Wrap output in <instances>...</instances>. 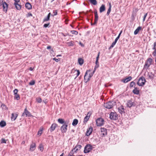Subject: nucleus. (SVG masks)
<instances>
[{"label":"nucleus","instance_id":"1","mask_svg":"<svg viewBox=\"0 0 156 156\" xmlns=\"http://www.w3.org/2000/svg\"><path fill=\"white\" fill-rule=\"evenodd\" d=\"M115 105V101H109L104 104V106L108 109L112 108L113 106Z\"/></svg>","mask_w":156,"mask_h":156},{"label":"nucleus","instance_id":"2","mask_svg":"<svg viewBox=\"0 0 156 156\" xmlns=\"http://www.w3.org/2000/svg\"><path fill=\"white\" fill-rule=\"evenodd\" d=\"M146 80L144 77H140L137 83V84L139 86H142L145 84Z\"/></svg>","mask_w":156,"mask_h":156},{"label":"nucleus","instance_id":"3","mask_svg":"<svg viewBox=\"0 0 156 156\" xmlns=\"http://www.w3.org/2000/svg\"><path fill=\"white\" fill-rule=\"evenodd\" d=\"M152 59L151 58L147 59V62H145L144 66V68L147 69L152 63Z\"/></svg>","mask_w":156,"mask_h":156},{"label":"nucleus","instance_id":"4","mask_svg":"<svg viewBox=\"0 0 156 156\" xmlns=\"http://www.w3.org/2000/svg\"><path fill=\"white\" fill-rule=\"evenodd\" d=\"M69 122L66 121L61 127V129L62 133H66L67 130V127L68 126Z\"/></svg>","mask_w":156,"mask_h":156},{"label":"nucleus","instance_id":"5","mask_svg":"<svg viewBox=\"0 0 156 156\" xmlns=\"http://www.w3.org/2000/svg\"><path fill=\"white\" fill-rule=\"evenodd\" d=\"M96 125L98 126H101L104 123V121L102 118H99L96 120Z\"/></svg>","mask_w":156,"mask_h":156},{"label":"nucleus","instance_id":"6","mask_svg":"<svg viewBox=\"0 0 156 156\" xmlns=\"http://www.w3.org/2000/svg\"><path fill=\"white\" fill-rule=\"evenodd\" d=\"M89 72H90L89 70H87L84 76V78L85 80H86V79H87V81H89L90 80V78L93 76L95 72L93 71L92 73L89 74L88 76L87 77V73Z\"/></svg>","mask_w":156,"mask_h":156},{"label":"nucleus","instance_id":"7","mask_svg":"<svg viewBox=\"0 0 156 156\" xmlns=\"http://www.w3.org/2000/svg\"><path fill=\"white\" fill-rule=\"evenodd\" d=\"M110 118L111 119L116 120L118 119V115L115 112H111L110 114Z\"/></svg>","mask_w":156,"mask_h":156},{"label":"nucleus","instance_id":"8","mask_svg":"<svg viewBox=\"0 0 156 156\" xmlns=\"http://www.w3.org/2000/svg\"><path fill=\"white\" fill-rule=\"evenodd\" d=\"M2 5L3 7V10L5 13H6L8 11V4L5 2H2Z\"/></svg>","mask_w":156,"mask_h":156},{"label":"nucleus","instance_id":"9","mask_svg":"<svg viewBox=\"0 0 156 156\" xmlns=\"http://www.w3.org/2000/svg\"><path fill=\"white\" fill-rule=\"evenodd\" d=\"M92 147L90 145H87L84 148V152L85 153H88L92 149Z\"/></svg>","mask_w":156,"mask_h":156},{"label":"nucleus","instance_id":"10","mask_svg":"<svg viewBox=\"0 0 156 156\" xmlns=\"http://www.w3.org/2000/svg\"><path fill=\"white\" fill-rule=\"evenodd\" d=\"M101 136L102 137H103L107 134V129L104 128H101Z\"/></svg>","mask_w":156,"mask_h":156},{"label":"nucleus","instance_id":"11","mask_svg":"<svg viewBox=\"0 0 156 156\" xmlns=\"http://www.w3.org/2000/svg\"><path fill=\"white\" fill-rule=\"evenodd\" d=\"M26 115V116H30V112L27 110V109H25L22 115V116H24Z\"/></svg>","mask_w":156,"mask_h":156},{"label":"nucleus","instance_id":"12","mask_svg":"<svg viewBox=\"0 0 156 156\" xmlns=\"http://www.w3.org/2000/svg\"><path fill=\"white\" fill-rule=\"evenodd\" d=\"M93 130V128L92 127L90 126L88 128L86 132V135L87 136H89L90 135Z\"/></svg>","mask_w":156,"mask_h":156},{"label":"nucleus","instance_id":"13","mask_svg":"<svg viewBox=\"0 0 156 156\" xmlns=\"http://www.w3.org/2000/svg\"><path fill=\"white\" fill-rule=\"evenodd\" d=\"M57 126V125L56 123H53L52 124L50 128V131L51 132H52L55 130Z\"/></svg>","mask_w":156,"mask_h":156},{"label":"nucleus","instance_id":"14","mask_svg":"<svg viewBox=\"0 0 156 156\" xmlns=\"http://www.w3.org/2000/svg\"><path fill=\"white\" fill-rule=\"evenodd\" d=\"M127 105L128 107L130 108L132 106H134L135 104L134 102H132L131 101H129L127 103Z\"/></svg>","mask_w":156,"mask_h":156},{"label":"nucleus","instance_id":"15","mask_svg":"<svg viewBox=\"0 0 156 156\" xmlns=\"http://www.w3.org/2000/svg\"><path fill=\"white\" fill-rule=\"evenodd\" d=\"M132 78L130 76L122 80V81L124 83H126L131 80Z\"/></svg>","mask_w":156,"mask_h":156},{"label":"nucleus","instance_id":"16","mask_svg":"<svg viewBox=\"0 0 156 156\" xmlns=\"http://www.w3.org/2000/svg\"><path fill=\"white\" fill-rule=\"evenodd\" d=\"M145 75H147L146 77H147V78H149L150 79H152L153 78V75L151 73H148V72H146L145 73Z\"/></svg>","mask_w":156,"mask_h":156},{"label":"nucleus","instance_id":"17","mask_svg":"<svg viewBox=\"0 0 156 156\" xmlns=\"http://www.w3.org/2000/svg\"><path fill=\"white\" fill-rule=\"evenodd\" d=\"M152 49L154 50L152 54L154 56H156V41L154 42L153 44V47Z\"/></svg>","mask_w":156,"mask_h":156},{"label":"nucleus","instance_id":"18","mask_svg":"<svg viewBox=\"0 0 156 156\" xmlns=\"http://www.w3.org/2000/svg\"><path fill=\"white\" fill-rule=\"evenodd\" d=\"M18 2H15L14 5L15 6L16 9L18 10H20L21 8V5L18 3Z\"/></svg>","mask_w":156,"mask_h":156},{"label":"nucleus","instance_id":"19","mask_svg":"<svg viewBox=\"0 0 156 156\" xmlns=\"http://www.w3.org/2000/svg\"><path fill=\"white\" fill-rule=\"evenodd\" d=\"M11 119L12 121H15L18 115L16 113H12L11 115Z\"/></svg>","mask_w":156,"mask_h":156},{"label":"nucleus","instance_id":"20","mask_svg":"<svg viewBox=\"0 0 156 156\" xmlns=\"http://www.w3.org/2000/svg\"><path fill=\"white\" fill-rule=\"evenodd\" d=\"M36 148V144L35 143H32L30 146V150L33 151L35 150Z\"/></svg>","mask_w":156,"mask_h":156},{"label":"nucleus","instance_id":"21","mask_svg":"<svg viewBox=\"0 0 156 156\" xmlns=\"http://www.w3.org/2000/svg\"><path fill=\"white\" fill-rule=\"evenodd\" d=\"M118 110L121 114L124 113L125 109L122 106L119 107L118 108Z\"/></svg>","mask_w":156,"mask_h":156},{"label":"nucleus","instance_id":"22","mask_svg":"<svg viewBox=\"0 0 156 156\" xmlns=\"http://www.w3.org/2000/svg\"><path fill=\"white\" fill-rule=\"evenodd\" d=\"M90 114L89 113H88L87 116H86L84 118L83 121L84 123H86L88 121L90 117Z\"/></svg>","mask_w":156,"mask_h":156},{"label":"nucleus","instance_id":"23","mask_svg":"<svg viewBox=\"0 0 156 156\" xmlns=\"http://www.w3.org/2000/svg\"><path fill=\"white\" fill-rule=\"evenodd\" d=\"M81 146L80 145H77L74 148V150H75L74 152H76L77 151L80 150L81 147Z\"/></svg>","mask_w":156,"mask_h":156},{"label":"nucleus","instance_id":"24","mask_svg":"<svg viewBox=\"0 0 156 156\" xmlns=\"http://www.w3.org/2000/svg\"><path fill=\"white\" fill-rule=\"evenodd\" d=\"M1 107L2 108L3 110V111L4 112L6 111L8 109V108L6 106L3 104H2V105L1 106Z\"/></svg>","mask_w":156,"mask_h":156},{"label":"nucleus","instance_id":"25","mask_svg":"<svg viewBox=\"0 0 156 156\" xmlns=\"http://www.w3.org/2000/svg\"><path fill=\"white\" fill-rule=\"evenodd\" d=\"M105 5H102L100 8L99 11L100 13H101L102 12L105 11Z\"/></svg>","mask_w":156,"mask_h":156},{"label":"nucleus","instance_id":"26","mask_svg":"<svg viewBox=\"0 0 156 156\" xmlns=\"http://www.w3.org/2000/svg\"><path fill=\"white\" fill-rule=\"evenodd\" d=\"M25 7L28 9H32V6L30 4L29 2H27L26 3Z\"/></svg>","mask_w":156,"mask_h":156},{"label":"nucleus","instance_id":"27","mask_svg":"<svg viewBox=\"0 0 156 156\" xmlns=\"http://www.w3.org/2000/svg\"><path fill=\"white\" fill-rule=\"evenodd\" d=\"M133 93L136 94H138L139 93V90L136 87H135L134 89L133 90Z\"/></svg>","mask_w":156,"mask_h":156},{"label":"nucleus","instance_id":"28","mask_svg":"<svg viewBox=\"0 0 156 156\" xmlns=\"http://www.w3.org/2000/svg\"><path fill=\"white\" fill-rule=\"evenodd\" d=\"M141 27H138L137 29L135 30L134 32V34L135 35L137 34L139 32L140 30L141 29Z\"/></svg>","mask_w":156,"mask_h":156},{"label":"nucleus","instance_id":"29","mask_svg":"<svg viewBox=\"0 0 156 156\" xmlns=\"http://www.w3.org/2000/svg\"><path fill=\"white\" fill-rule=\"evenodd\" d=\"M6 125V122L3 120L1 121V127H3L5 126Z\"/></svg>","mask_w":156,"mask_h":156},{"label":"nucleus","instance_id":"30","mask_svg":"<svg viewBox=\"0 0 156 156\" xmlns=\"http://www.w3.org/2000/svg\"><path fill=\"white\" fill-rule=\"evenodd\" d=\"M79 64L80 65H82L83 63V60L81 58H79L78 59Z\"/></svg>","mask_w":156,"mask_h":156},{"label":"nucleus","instance_id":"31","mask_svg":"<svg viewBox=\"0 0 156 156\" xmlns=\"http://www.w3.org/2000/svg\"><path fill=\"white\" fill-rule=\"evenodd\" d=\"M90 3L93 5H96L97 4V2L96 0H89Z\"/></svg>","mask_w":156,"mask_h":156},{"label":"nucleus","instance_id":"32","mask_svg":"<svg viewBox=\"0 0 156 156\" xmlns=\"http://www.w3.org/2000/svg\"><path fill=\"white\" fill-rule=\"evenodd\" d=\"M50 15H51V13L49 12L48 14L47 17L44 19V21H47L49 20L50 19Z\"/></svg>","mask_w":156,"mask_h":156},{"label":"nucleus","instance_id":"33","mask_svg":"<svg viewBox=\"0 0 156 156\" xmlns=\"http://www.w3.org/2000/svg\"><path fill=\"white\" fill-rule=\"evenodd\" d=\"M78 123V120L77 119H74L72 123V125L73 126H75Z\"/></svg>","mask_w":156,"mask_h":156},{"label":"nucleus","instance_id":"34","mask_svg":"<svg viewBox=\"0 0 156 156\" xmlns=\"http://www.w3.org/2000/svg\"><path fill=\"white\" fill-rule=\"evenodd\" d=\"M111 7H111V4L110 3L109 4V8L108 9V11H107V15L108 16L109 15V14L111 12Z\"/></svg>","mask_w":156,"mask_h":156},{"label":"nucleus","instance_id":"35","mask_svg":"<svg viewBox=\"0 0 156 156\" xmlns=\"http://www.w3.org/2000/svg\"><path fill=\"white\" fill-rule=\"evenodd\" d=\"M58 121L59 123L62 124L63 123L64 124L66 122H64V120L62 119H58Z\"/></svg>","mask_w":156,"mask_h":156},{"label":"nucleus","instance_id":"36","mask_svg":"<svg viewBox=\"0 0 156 156\" xmlns=\"http://www.w3.org/2000/svg\"><path fill=\"white\" fill-rule=\"evenodd\" d=\"M14 98L17 100H19L20 99V95L19 94H14Z\"/></svg>","mask_w":156,"mask_h":156},{"label":"nucleus","instance_id":"37","mask_svg":"<svg viewBox=\"0 0 156 156\" xmlns=\"http://www.w3.org/2000/svg\"><path fill=\"white\" fill-rule=\"evenodd\" d=\"M75 150H74V149H73L71 152L69 153V155H68V156H72L73 155V154L74 152V151Z\"/></svg>","mask_w":156,"mask_h":156},{"label":"nucleus","instance_id":"38","mask_svg":"<svg viewBox=\"0 0 156 156\" xmlns=\"http://www.w3.org/2000/svg\"><path fill=\"white\" fill-rule=\"evenodd\" d=\"M95 14V19L94 20H98V16L97 13V12L96 11L94 12Z\"/></svg>","mask_w":156,"mask_h":156},{"label":"nucleus","instance_id":"39","mask_svg":"<svg viewBox=\"0 0 156 156\" xmlns=\"http://www.w3.org/2000/svg\"><path fill=\"white\" fill-rule=\"evenodd\" d=\"M36 101L39 103H41L42 101V100L41 98H38L36 99Z\"/></svg>","mask_w":156,"mask_h":156},{"label":"nucleus","instance_id":"40","mask_svg":"<svg viewBox=\"0 0 156 156\" xmlns=\"http://www.w3.org/2000/svg\"><path fill=\"white\" fill-rule=\"evenodd\" d=\"M67 44L69 46H73L74 45V43L73 41L68 42Z\"/></svg>","mask_w":156,"mask_h":156},{"label":"nucleus","instance_id":"41","mask_svg":"<svg viewBox=\"0 0 156 156\" xmlns=\"http://www.w3.org/2000/svg\"><path fill=\"white\" fill-rule=\"evenodd\" d=\"M42 128H41L38 132V134H40V135H41L42 133Z\"/></svg>","mask_w":156,"mask_h":156},{"label":"nucleus","instance_id":"42","mask_svg":"<svg viewBox=\"0 0 156 156\" xmlns=\"http://www.w3.org/2000/svg\"><path fill=\"white\" fill-rule=\"evenodd\" d=\"M72 34L77 35L78 34V32L76 30H72L71 31Z\"/></svg>","mask_w":156,"mask_h":156},{"label":"nucleus","instance_id":"43","mask_svg":"<svg viewBox=\"0 0 156 156\" xmlns=\"http://www.w3.org/2000/svg\"><path fill=\"white\" fill-rule=\"evenodd\" d=\"M35 83V81L34 80H32L29 83V84L30 85H33Z\"/></svg>","mask_w":156,"mask_h":156},{"label":"nucleus","instance_id":"44","mask_svg":"<svg viewBox=\"0 0 156 156\" xmlns=\"http://www.w3.org/2000/svg\"><path fill=\"white\" fill-rule=\"evenodd\" d=\"M40 150L41 151H42L43 150V147L42 144H40L39 146Z\"/></svg>","mask_w":156,"mask_h":156},{"label":"nucleus","instance_id":"45","mask_svg":"<svg viewBox=\"0 0 156 156\" xmlns=\"http://www.w3.org/2000/svg\"><path fill=\"white\" fill-rule=\"evenodd\" d=\"M135 84V83L134 82L132 81V82H131L130 83V87H132Z\"/></svg>","mask_w":156,"mask_h":156},{"label":"nucleus","instance_id":"46","mask_svg":"<svg viewBox=\"0 0 156 156\" xmlns=\"http://www.w3.org/2000/svg\"><path fill=\"white\" fill-rule=\"evenodd\" d=\"M116 44L114 42H113L112 45H111V46L109 48V49H110L112 48H113L114 47V45H115V44Z\"/></svg>","mask_w":156,"mask_h":156},{"label":"nucleus","instance_id":"47","mask_svg":"<svg viewBox=\"0 0 156 156\" xmlns=\"http://www.w3.org/2000/svg\"><path fill=\"white\" fill-rule=\"evenodd\" d=\"M54 60L55 61V62H58L60 60V59L59 58H53Z\"/></svg>","mask_w":156,"mask_h":156},{"label":"nucleus","instance_id":"48","mask_svg":"<svg viewBox=\"0 0 156 156\" xmlns=\"http://www.w3.org/2000/svg\"><path fill=\"white\" fill-rule=\"evenodd\" d=\"M6 140L4 138H2L1 139V143H5Z\"/></svg>","mask_w":156,"mask_h":156},{"label":"nucleus","instance_id":"49","mask_svg":"<svg viewBox=\"0 0 156 156\" xmlns=\"http://www.w3.org/2000/svg\"><path fill=\"white\" fill-rule=\"evenodd\" d=\"M99 65H96L94 68V70L93 71L95 72L96 70V69L98 68L99 67Z\"/></svg>","mask_w":156,"mask_h":156},{"label":"nucleus","instance_id":"50","mask_svg":"<svg viewBox=\"0 0 156 156\" xmlns=\"http://www.w3.org/2000/svg\"><path fill=\"white\" fill-rule=\"evenodd\" d=\"M18 92V90L17 89H15L14 90H13V93L14 94H17V93Z\"/></svg>","mask_w":156,"mask_h":156},{"label":"nucleus","instance_id":"51","mask_svg":"<svg viewBox=\"0 0 156 156\" xmlns=\"http://www.w3.org/2000/svg\"><path fill=\"white\" fill-rule=\"evenodd\" d=\"M147 13H146L144 15V16L143 19V21L144 22L146 18L147 15Z\"/></svg>","mask_w":156,"mask_h":156},{"label":"nucleus","instance_id":"52","mask_svg":"<svg viewBox=\"0 0 156 156\" xmlns=\"http://www.w3.org/2000/svg\"><path fill=\"white\" fill-rule=\"evenodd\" d=\"M100 54V52H99L98 53V56H97V57H96V60H97L98 61V60L99 58Z\"/></svg>","mask_w":156,"mask_h":156},{"label":"nucleus","instance_id":"53","mask_svg":"<svg viewBox=\"0 0 156 156\" xmlns=\"http://www.w3.org/2000/svg\"><path fill=\"white\" fill-rule=\"evenodd\" d=\"M98 21V20H94V23H91V24L92 25H94L96 24L97 23Z\"/></svg>","mask_w":156,"mask_h":156},{"label":"nucleus","instance_id":"54","mask_svg":"<svg viewBox=\"0 0 156 156\" xmlns=\"http://www.w3.org/2000/svg\"><path fill=\"white\" fill-rule=\"evenodd\" d=\"M76 71L77 72V73L76 74V77H77L79 76V75L80 74V73L79 70H76Z\"/></svg>","mask_w":156,"mask_h":156},{"label":"nucleus","instance_id":"55","mask_svg":"<svg viewBox=\"0 0 156 156\" xmlns=\"http://www.w3.org/2000/svg\"><path fill=\"white\" fill-rule=\"evenodd\" d=\"M49 24H50L49 23H48V24H45L44 25V27H47L48 26V25H49Z\"/></svg>","mask_w":156,"mask_h":156},{"label":"nucleus","instance_id":"56","mask_svg":"<svg viewBox=\"0 0 156 156\" xmlns=\"http://www.w3.org/2000/svg\"><path fill=\"white\" fill-rule=\"evenodd\" d=\"M54 14L53 16H55L57 14V12L56 10H55L53 11Z\"/></svg>","mask_w":156,"mask_h":156},{"label":"nucleus","instance_id":"57","mask_svg":"<svg viewBox=\"0 0 156 156\" xmlns=\"http://www.w3.org/2000/svg\"><path fill=\"white\" fill-rule=\"evenodd\" d=\"M95 64L96 65H99V62L97 60H96V62H95Z\"/></svg>","mask_w":156,"mask_h":156},{"label":"nucleus","instance_id":"58","mask_svg":"<svg viewBox=\"0 0 156 156\" xmlns=\"http://www.w3.org/2000/svg\"><path fill=\"white\" fill-rule=\"evenodd\" d=\"M122 31L121 30V31L120 32V33L119 34L118 36V37H120V35L121 34V33H122Z\"/></svg>","mask_w":156,"mask_h":156},{"label":"nucleus","instance_id":"59","mask_svg":"<svg viewBox=\"0 0 156 156\" xmlns=\"http://www.w3.org/2000/svg\"><path fill=\"white\" fill-rule=\"evenodd\" d=\"M15 1V2H19L20 1V0H14Z\"/></svg>","mask_w":156,"mask_h":156},{"label":"nucleus","instance_id":"60","mask_svg":"<svg viewBox=\"0 0 156 156\" xmlns=\"http://www.w3.org/2000/svg\"><path fill=\"white\" fill-rule=\"evenodd\" d=\"M51 48V47L50 46H48L47 48L48 49H50Z\"/></svg>","mask_w":156,"mask_h":156},{"label":"nucleus","instance_id":"61","mask_svg":"<svg viewBox=\"0 0 156 156\" xmlns=\"http://www.w3.org/2000/svg\"><path fill=\"white\" fill-rule=\"evenodd\" d=\"M80 44V45H81L82 46H83V47L84 46V45H83V44L81 43V42H80L79 43Z\"/></svg>","mask_w":156,"mask_h":156},{"label":"nucleus","instance_id":"62","mask_svg":"<svg viewBox=\"0 0 156 156\" xmlns=\"http://www.w3.org/2000/svg\"><path fill=\"white\" fill-rule=\"evenodd\" d=\"M29 70L30 71H32L33 70V68L32 67H30L29 68Z\"/></svg>","mask_w":156,"mask_h":156},{"label":"nucleus","instance_id":"63","mask_svg":"<svg viewBox=\"0 0 156 156\" xmlns=\"http://www.w3.org/2000/svg\"><path fill=\"white\" fill-rule=\"evenodd\" d=\"M119 37H117L115 39L117 40H118V39H119Z\"/></svg>","mask_w":156,"mask_h":156},{"label":"nucleus","instance_id":"64","mask_svg":"<svg viewBox=\"0 0 156 156\" xmlns=\"http://www.w3.org/2000/svg\"><path fill=\"white\" fill-rule=\"evenodd\" d=\"M117 41L118 40H117L115 39V41L114 42L115 43H116L117 42Z\"/></svg>","mask_w":156,"mask_h":156}]
</instances>
